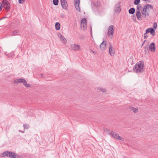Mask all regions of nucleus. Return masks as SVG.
Listing matches in <instances>:
<instances>
[{
  "label": "nucleus",
  "mask_w": 158,
  "mask_h": 158,
  "mask_svg": "<svg viewBox=\"0 0 158 158\" xmlns=\"http://www.w3.org/2000/svg\"><path fill=\"white\" fill-rule=\"evenodd\" d=\"M144 64L143 61L141 60L137 62L133 68V70L136 73H142L144 71Z\"/></svg>",
  "instance_id": "1"
},
{
  "label": "nucleus",
  "mask_w": 158,
  "mask_h": 158,
  "mask_svg": "<svg viewBox=\"0 0 158 158\" xmlns=\"http://www.w3.org/2000/svg\"><path fill=\"white\" fill-rule=\"evenodd\" d=\"M149 8L153 9V7L151 5L149 4H147L144 6L142 10V12L141 13L144 18H145L146 16H148L149 15V12L147 11V9H149Z\"/></svg>",
  "instance_id": "2"
},
{
  "label": "nucleus",
  "mask_w": 158,
  "mask_h": 158,
  "mask_svg": "<svg viewBox=\"0 0 158 158\" xmlns=\"http://www.w3.org/2000/svg\"><path fill=\"white\" fill-rule=\"evenodd\" d=\"M109 134L118 140L124 141V139L123 138L119 136L118 134L113 131H111L109 133Z\"/></svg>",
  "instance_id": "3"
},
{
  "label": "nucleus",
  "mask_w": 158,
  "mask_h": 158,
  "mask_svg": "<svg viewBox=\"0 0 158 158\" xmlns=\"http://www.w3.org/2000/svg\"><path fill=\"white\" fill-rule=\"evenodd\" d=\"M148 48H149V50L152 52H154L156 50V47L155 44L154 43H152L150 44L149 47L148 45H146L145 47L144 48L145 49H147L148 50Z\"/></svg>",
  "instance_id": "4"
},
{
  "label": "nucleus",
  "mask_w": 158,
  "mask_h": 158,
  "mask_svg": "<svg viewBox=\"0 0 158 158\" xmlns=\"http://www.w3.org/2000/svg\"><path fill=\"white\" fill-rule=\"evenodd\" d=\"M2 3L3 4V6L7 10L6 12H8L9 11L10 8V3L7 0H3L2 1Z\"/></svg>",
  "instance_id": "5"
},
{
  "label": "nucleus",
  "mask_w": 158,
  "mask_h": 158,
  "mask_svg": "<svg viewBox=\"0 0 158 158\" xmlns=\"http://www.w3.org/2000/svg\"><path fill=\"white\" fill-rule=\"evenodd\" d=\"M114 27L113 25H111L109 26L108 30L107 35L108 36H111V38H112L114 32Z\"/></svg>",
  "instance_id": "6"
},
{
  "label": "nucleus",
  "mask_w": 158,
  "mask_h": 158,
  "mask_svg": "<svg viewBox=\"0 0 158 158\" xmlns=\"http://www.w3.org/2000/svg\"><path fill=\"white\" fill-rule=\"evenodd\" d=\"M79 3L80 0H74V4L75 8L77 11L80 12L81 10L79 6Z\"/></svg>",
  "instance_id": "7"
},
{
  "label": "nucleus",
  "mask_w": 158,
  "mask_h": 158,
  "mask_svg": "<svg viewBox=\"0 0 158 158\" xmlns=\"http://www.w3.org/2000/svg\"><path fill=\"white\" fill-rule=\"evenodd\" d=\"M120 2H119L115 5L114 10L115 12L119 13L120 12L121 9L120 6Z\"/></svg>",
  "instance_id": "8"
},
{
  "label": "nucleus",
  "mask_w": 158,
  "mask_h": 158,
  "mask_svg": "<svg viewBox=\"0 0 158 158\" xmlns=\"http://www.w3.org/2000/svg\"><path fill=\"white\" fill-rule=\"evenodd\" d=\"M71 48L74 51H78L80 50V46L78 44H72L71 45Z\"/></svg>",
  "instance_id": "9"
},
{
  "label": "nucleus",
  "mask_w": 158,
  "mask_h": 158,
  "mask_svg": "<svg viewBox=\"0 0 158 158\" xmlns=\"http://www.w3.org/2000/svg\"><path fill=\"white\" fill-rule=\"evenodd\" d=\"M105 43V41H103L100 45V48L101 50L103 51L106 49V48L107 43Z\"/></svg>",
  "instance_id": "10"
},
{
  "label": "nucleus",
  "mask_w": 158,
  "mask_h": 158,
  "mask_svg": "<svg viewBox=\"0 0 158 158\" xmlns=\"http://www.w3.org/2000/svg\"><path fill=\"white\" fill-rule=\"evenodd\" d=\"M112 46L110 43V47L109 48V52L111 56H113L114 54V50H112Z\"/></svg>",
  "instance_id": "11"
},
{
  "label": "nucleus",
  "mask_w": 158,
  "mask_h": 158,
  "mask_svg": "<svg viewBox=\"0 0 158 158\" xmlns=\"http://www.w3.org/2000/svg\"><path fill=\"white\" fill-rule=\"evenodd\" d=\"M10 158H20V156H18V155H16V154L14 152H10Z\"/></svg>",
  "instance_id": "12"
},
{
  "label": "nucleus",
  "mask_w": 158,
  "mask_h": 158,
  "mask_svg": "<svg viewBox=\"0 0 158 158\" xmlns=\"http://www.w3.org/2000/svg\"><path fill=\"white\" fill-rule=\"evenodd\" d=\"M10 152L6 151L1 154L0 156L1 157H3L6 156H10Z\"/></svg>",
  "instance_id": "13"
},
{
  "label": "nucleus",
  "mask_w": 158,
  "mask_h": 158,
  "mask_svg": "<svg viewBox=\"0 0 158 158\" xmlns=\"http://www.w3.org/2000/svg\"><path fill=\"white\" fill-rule=\"evenodd\" d=\"M136 14L138 19L139 20H141L142 18L141 17V14L140 11H136Z\"/></svg>",
  "instance_id": "14"
},
{
  "label": "nucleus",
  "mask_w": 158,
  "mask_h": 158,
  "mask_svg": "<svg viewBox=\"0 0 158 158\" xmlns=\"http://www.w3.org/2000/svg\"><path fill=\"white\" fill-rule=\"evenodd\" d=\"M22 82L23 83V85L26 87L28 88L31 87V85L29 84H27V81L24 79H23V80H22Z\"/></svg>",
  "instance_id": "15"
},
{
  "label": "nucleus",
  "mask_w": 158,
  "mask_h": 158,
  "mask_svg": "<svg viewBox=\"0 0 158 158\" xmlns=\"http://www.w3.org/2000/svg\"><path fill=\"white\" fill-rule=\"evenodd\" d=\"M129 108L131 109L134 113H136L138 112L139 109L133 106H129Z\"/></svg>",
  "instance_id": "16"
},
{
  "label": "nucleus",
  "mask_w": 158,
  "mask_h": 158,
  "mask_svg": "<svg viewBox=\"0 0 158 158\" xmlns=\"http://www.w3.org/2000/svg\"><path fill=\"white\" fill-rule=\"evenodd\" d=\"M81 29L85 30L87 28V23H81Z\"/></svg>",
  "instance_id": "17"
},
{
  "label": "nucleus",
  "mask_w": 158,
  "mask_h": 158,
  "mask_svg": "<svg viewBox=\"0 0 158 158\" xmlns=\"http://www.w3.org/2000/svg\"><path fill=\"white\" fill-rule=\"evenodd\" d=\"M55 29L57 30H60V24L59 22H56L55 24Z\"/></svg>",
  "instance_id": "18"
},
{
  "label": "nucleus",
  "mask_w": 158,
  "mask_h": 158,
  "mask_svg": "<svg viewBox=\"0 0 158 158\" xmlns=\"http://www.w3.org/2000/svg\"><path fill=\"white\" fill-rule=\"evenodd\" d=\"M135 11V9L134 8H131L128 11L129 13L130 14H133Z\"/></svg>",
  "instance_id": "19"
},
{
  "label": "nucleus",
  "mask_w": 158,
  "mask_h": 158,
  "mask_svg": "<svg viewBox=\"0 0 158 158\" xmlns=\"http://www.w3.org/2000/svg\"><path fill=\"white\" fill-rule=\"evenodd\" d=\"M60 2L62 7L64 9H66L67 8V7L66 6L65 4L67 3V2H63L61 1Z\"/></svg>",
  "instance_id": "20"
},
{
  "label": "nucleus",
  "mask_w": 158,
  "mask_h": 158,
  "mask_svg": "<svg viewBox=\"0 0 158 158\" xmlns=\"http://www.w3.org/2000/svg\"><path fill=\"white\" fill-rule=\"evenodd\" d=\"M22 80H23V78H20L19 79H15L14 81V82L16 83H19L22 82L23 81Z\"/></svg>",
  "instance_id": "21"
},
{
  "label": "nucleus",
  "mask_w": 158,
  "mask_h": 158,
  "mask_svg": "<svg viewBox=\"0 0 158 158\" xmlns=\"http://www.w3.org/2000/svg\"><path fill=\"white\" fill-rule=\"evenodd\" d=\"M59 3V0H53V4L55 6H57Z\"/></svg>",
  "instance_id": "22"
},
{
  "label": "nucleus",
  "mask_w": 158,
  "mask_h": 158,
  "mask_svg": "<svg viewBox=\"0 0 158 158\" xmlns=\"http://www.w3.org/2000/svg\"><path fill=\"white\" fill-rule=\"evenodd\" d=\"M153 28H148L146 30V34H148L150 32Z\"/></svg>",
  "instance_id": "23"
},
{
  "label": "nucleus",
  "mask_w": 158,
  "mask_h": 158,
  "mask_svg": "<svg viewBox=\"0 0 158 158\" xmlns=\"http://www.w3.org/2000/svg\"><path fill=\"white\" fill-rule=\"evenodd\" d=\"M61 40L62 41V43L64 44H65L67 42L66 39L64 37H63L61 39Z\"/></svg>",
  "instance_id": "24"
},
{
  "label": "nucleus",
  "mask_w": 158,
  "mask_h": 158,
  "mask_svg": "<svg viewBox=\"0 0 158 158\" xmlns=\"http://www.w3.org/2000/svg\"><path fill=\"white\" fill-rule=\"evenodd\" d=\"M140 2V0H135L134 3L135 5H138L139 4Z\"/></svg>",
  "instance_id": "25"
},
{
  "label": "nucleus",
  "mask_w": 158,
  "mask_h": 158,
  "mask_svg": "<svg viewBox=\"0 0 158 158\" xmlns=\"http://www.w3.org/2000/svg\"><path fill=\"white\" fill-rule=\"evenodd\" d=\"M157 27V23L156 22H154L153 26V29H156Z\"/></svg>",
  "instance_id": "26"
},
{
  "label": "nucleus",
  "mask_w": 158,
  "mask_h": 158,
  "mask_svg": "<svg viewBox=\"0 0 158 158\" xmlns=\"http://www.w3.org/2000/svg\"><path fill=\"white\" fill-rule=\"evenodd\" d=\"M19 32V30H15L12 32V33L14 35H16Z\"/></svg>",
  "instance_id": "27"
},
{
  "label": "nucleus",
  "mask_w": 158,
  "mask_h": 158,
  "mask_svg": "<svg viewBox=\"0 0 158 158\" xmlns=\"http://www.w3.org/2000/svg\"><path fill=\"white\" fill-rule=\"evenodd\" d=\"M150 33V34L151 35H152L153 36H154L155 35V30L153 28Z\"/></svg>",
  "instance_id": "28"
},
{
  "label": "nucleus",
  "mask_w": 158,
  "mask_h": 158,
  "mask_svg": "<svg viewBox=\"0 0 158 158\" xmlns=\"http://www.w3.org/2000/svg\"><path fill=\"white\" fill-rule=\"evenodd\" d=\"M141 5L140 4H138L137 6V11H140V9L141 7Z\"/></svg>",
  "instance_id": "29"
},
{
  "label": "nucleus",
  "mask_w": 158,
  "mask_h": 158,
  "mask_svg": "<svg viewBox=\"0 0 158 158\" xmlns=\"http://www.w3.org/2000/svg\"><path fill=\"white\" fill-rule=\"evenodd\" d=\"M81 23H87L86 19L85 18L83 19L81 21Z\"/></svg>",
  "instance_id": "30"
},
{
  "label": "nucleus",
  "mask_w": 158,
  "mask_h": 158,
  "mask_svg": "<svg viewBox=\"0 0 158 158\" xmlns=\"http://www.w3.org/2000/svg\"><path fill=\"white\" fill-rule=\"evenodd\" d=\"M24 129H28L29 127V126L28 124H25L23 125Z\"/></svg>",
  "instance_id": "31"
},
{
  "label": "nucleus",
  "mask_w": 158,
  "mask_h": 158,
  "mask_svg": "<svg viewBox=\"0 0 158 158\" xmlns=\"http://www.w3.org/2000/svg\"><path fill=\"white\" fill-rule=\"evenodd\" d=\"M25 1V0H19L18 2L20 4H23Z\"/></svg>",
  "instance_id": "32"
},
{
  "label": "nucleus",
  "mask_w": 158,
  "mask_h": 158,
  "mask_svg": "<svg viewBox=\"0 0 158 158\" xmlns=\"http://www.w3.org/2000/svg\"><path fill=\"white\" fill-rule=\"evenodd\" d=\"M132 19H133V20L135 22H136V18L135 15H133V16H132Z\"/></svg>",
  "instance_id": "33"
},
{
  "label": "nucleus",
  "mask_w": 158,
  "mask_h": 158,
  "mask_svg": "<svg viewBox=\"0 0 158 158\" xmlns=\"http://www.w3.org/2000/svg\"><path fill=\"white\" fill-rule=\"evenodd\" d=\"M99 89L102 91V92H106V90L105 89H103L102 88H99Z\"/></svg>",
  "instance_id": "34"
},
{
  "label": "nucleus",
  "mask_w": 158,
  "mask_h": 158,
  "mask_svg": "<svg viewBox=\"0 0 158 158\" xmlns=\"http://www.w3.org/2000/svg\"><path fill=\"white\" fill-rule=\"evenodd\" d=\"M60 17L62 18H64L65 17V15L64 13H61L60 14Z\"/></svg>",
  "instance_id": "35"
},
{
  "label": "nucleus",
  "mask_w": 158,
  "mask_h": 158,
  "mask_svg": "<svg viewBox=\"0 0 158 158\" xmlns=\"http://www.w3.org/2000/svg\"><path fill=\"white\" fill-rule=\"evenodd\" d=\"M148 36L147 35V34L145 33L144 34V39H147L148 38Z\"/></svg>",
  "instance_id": "36"
},
{
  "label": "nucleus",
  "mask_w": 158,
  "mask_h": 158,
  "mask_svg": "<svg viewBox=\"0 0 158 158\" xmlns=\"http://www.w3.org/2000/svg\"><path fill=\"white\" fill-rule=\"evenodd\" d=\"M2 6L1 3L0 2V11H1L2 9Z\"/></svg>",
  "instance_id": "37"
},
{
  "label": "nucleus",
  "mask_w": 158,
  "mask_h": 158,
  "mask_svg": "<svg viewBox=\"0 0 158 158\" xmlns=\"http://www.w3.org/2000/svg\"><path fill=\"white\" fill-rule=\"evenodd\" d=\"M90 51H91L92 52L94 53V54H96L97 53V52L94 51H93L92 50H90Z\"/></svg>",
  "instance_id": "38"
},
{
  "label": "nucleus",
  "mask_w": 158,
  "mask_h": 158,
  "mask_svg": "<svg viewBox=\"0 0 158 158\" xmlns=\"http://www.w3.org/2000/svg\"><path fill=\"white\" fill-rule=\"evenodd\" d=\"M62 35L60 33H58V36L59 37L60 36V35Z\"/></svg>",
  "instance_id": "39"
},
{
  "label": "nucleus",
  "mask_w": 158,
  "mask_h": 158,
  "mask_svg": "<svg viewBox=\"0 0 158 158\" xmlns=\"http://www.w3.org/2000/svg\"><path fill=\"white\" fill-rule=\"evenodd\" d=\"M61 1L63 2H66V0H60V2Z\"/></svg>",
  "instance_id": "40"
},
{
  "label": "nucleus",
  "mask_w": 158,
  "mask_h": 158,
  "mask_svg": "<svg viewBox=\"0 0 158 158\" xmlns=\"http://www.w3.org/2000/svg\"><path fill=\"white\" fill-rule=\"evenodd\" d=\"M64 36H63L62 35H60V36L59 37L61 39Z\"/></svg>",
  "instance_id": "41"
},
{
  "label": "nucleus",
  "mask_w": 158,
  "mask_h": 158,
  "mask_svg": "<svg viewBox=\"0 0 158 158\" xmlns=\"http://www.w3.org/2000/svg\"><path fill=\"white\" fill-rule=\"evenodd\" d=\"M6 18H7V17H4L3 18H1V19H3Z\"/></svg>",
  "instance_id": "42"
},
{
  "label": "nucleus",
  "mask_w": 158,
  "mask_h": 158,
  "mask_svg": "<svg viewBox=\"0 0 158 158\" xmlns=\"http://www.w3.org/2000/svg\"><path fill=\"white\" fill-rule=\"evenodd\" d=\"M19 132H21L23 133L24 132V131H21V130H19Z\"/></svg>",
  "instance_id": "43"
},
{
  "label": "nucleus",
  "mask_w": 158,
  "mask_h": 158,
  "mask_svg": "<svg viewBox=\"0 0 158 158\" xmlns=\"http://www.w3.org/2000/svg\"><path fill=\"white\" fill-rule=\"evenodd\" d=\"M41 76L42 77H44V75L43 74H41Z\"/></svg>",
  "instance_id": "44"
},
{
  "label": "nucleus",
  "mask_w": 158,
  "mask_h": 158,
  "mask_svg": "<svg viewBox=\"0 0 158 158\" xmlns=\"http://www.w3.org/2000/svg\"><path fill=\"white\" fill-rule=\"evenodd\" d=\"M90 30H91V33H92V27H90Z\"/></svg>",
  "instance_id": "45"
},
{
  "label": "nucleus",
  "mask_w": 158,
  "mask_h": 158,
  "mask_svg": "<svg viewBox=\"0 0 158 158\" xmlns=\"http://www.w3.org/2000/svg\"><path fill=\"white\" fill-rule=\"evenodd\" d=\"M146 41V40H144V41L143 42V44H144V43H145V42Z\"/></svg>",
  "instance_id": "46"
},
{
  "label": "nucleus",
  "mask_w": 158,
  "mask_h": 158,
  "mask_svg": "<svg viewBox=\"0 0 158 158\" xmlns=\"http://www.w3.org/2000/svg\"><path fill=\"white\" fill-rule=\"evenodd\" d=\"M143 44H143V43L142 45V46Z\"/></svg>",
  "instance_id": "47"
},
{
  "label": "nucleus",
  "mask_w": 158,
  "mask_h": 158,
  "mask_svg": "<svg viewBox=\"0 0 158 158\" xmlns=\"http://www.w3.org/2000/svg\"><path fill=\"white\" fill-rule=\"evenodd\" d=\"M143 1H147V0H143Z\"/></svg>",
  "instance_id": "48"
}]
</instances>
